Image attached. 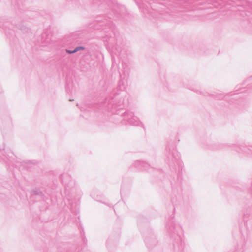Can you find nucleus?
I'll list each match as a JSON object with an SVG mask.
<instances>
[{
  "mask_svg": "<svg viewBox=\"0 0 252 252\" xmlns=\"http://www.w3.org/2000/svg\"><path fill=\"white\" fill-rule=\"evenodd\" d=\"M207 2L208 4L212 5L213 7L218 8L219 6H220V8L222 7H226V8L228 6L232 7H238V10L243 11L247 9V5H246V2L242 1L239 0H208Z\"/></svg>",
  "mask_w": 252,
  "mask_h": 252,
  "instance_id": "f257e3e1",
  "label": "nucleus"
},
{
  "mask_svg": "<svg viewBox=\"0 0 252 252\" xmlns=\"http://www.w3.org/2000/svg\"><path fill=\"white\" fill-rule=\"evenodd\" d=\"M235 150L238 152H244L248 154H252V150L245 146H235Z\"/></svg>",
  "mask_w": 252,
  "mask_h": 252,
  "instance_id": "f03ea898",
  "label": "nucleus"
},
{
  "mask_svg": "<svg viewBox=\"0 0 252 252\" xmlns=\"http://www.w3.org/2000/svg\"><path fill=\"white\" fill-rule=\"evenodd\" d=\"M203 95L205 96H210L219 99H221L224 97V95L222 94H209L208 93H203Z\"/></svg>",
  "mask_w": 252,
  "mask_h": 252,
  "instance_id": "7ed1b4c3",
  "label": "nucleus"
},
{
  "mask_svg": "<svg viewBox=\"0 0 252 252\" xmlns=\"http://www.w3.org/2000/svg\"><path fill=\"white\" fill-rule=\"evenodd\" d=\"M250 217V212H248L247 211H246L244 212L243 217V220L244 222V224L246 226V227L248 228V219Z\"/></svg>",
  "mask_w": 252,
  "mask_h": 252,
  "instance_id": "20e7f679",
  "label": "nucleus"
},
{
  "mask_svg": "<svg viewBox=\"0 0 252 252\" xmlns=\"http://www.w3.org/2000/svg\"><path fill=\"white\" fill-rule=\"evenodd\" d=\"M240 90H241L240 92H238V93H236L235 94H239L240 93H245L247 90L246 88H245V87H243V88H241Z\"/></svg>",
  "mask_w": 252,
  "mask_h": 252,
  "instance_id": "39448f33",
  "label": "nucleus"
},
{
  "mask_svg": "<svg viewBox=\"0 0 252 252\" xmlns=\"http://www.w3.org/2000/svg\"><path fill=\"white\" fill-rule=\"evenodd\" d=\"M251 11H247V13L245 14L248 17L250 16V14L252 15V8L251 9Z\"/></svg>",
  "mask_w": 252,
  "mask_h": 252,
  "instance_id": "423d86ee",
  "label": "nucleus"
},
{
  "mask_svg": "<svg viewBox=\"0 0 252 252\" xmlns=\"http://www.w3.org/2000/svg\"><path fill=\"white\" fill-rule=\"evenodd\" d=\"M79 50V48H76L73 51H67L69 53H74Z\"/></svg>",
  "mask_w": 252,
  "mask_h": 252,
  "instance_id": "0eeeda50",
  "label": "nucleus"
},
{
  "mask_svg": "<svg viewBox=\"0 0 252 252\" xmlns=\"http://www.w3.org/2000/svg\"><path fill=\"white\" fill-rule=\"evenodd\" d=\"M252 88V83L247 85V89H250Z\"/></svg>",
  "mask_w": 252,
  "mask_h": 252,
  "instance_id": "6e6552de",
  "label": "nucleus"
},
{
  "mask_svg": "<svg viewBox=\"0 0 252 252\" xmlns=\"http://www.w3.org/2000/svg\"><path fill=\"white\" fill-rule=\"evenodd\" d=\"M189 8H190V11L194 10L195 9L192 8V7H191V2H190V7H189Z\"/></svg>",
  "mask_w": 252,
  "mask_h": 252,
  "instance_id": "1a4fd4ad",
  "label": "nucleus"
},
{
  "mask_svg": "<svg viewBox=\"0 0 252 252\" xmlns=\"http://www.w3.org/2000/svg\"><path fill=\"white\" fill-rule=\"evenodd\" d=\"M250 80H252V76H251L249 79L246 80V82H248Z\"/></svg>",
  "mask_w": 252,
  "mask_h": 252,
  "instance_id": "9d476101",
  "label": "nucleus"
},
{
  "mask_svg": "<svg viewBox=\"0 0 252 252\" xmlns=\"http://www.w3.org/2000/svg\"><path fill=\"white\" fill-rule=\"evenodd\" d=\"M202 4V2H199L198 3H197V4H196V5H200V4Z\"/></svg>",
  "mask_w": 252,
  "mask_h": 252,
  "instance_id": "9b49d317",
  "label": "nucleus"
},
{
  "mask_svg": "<svg viewBox=\"0 0 252 252\" xmlns=\"http://www.w3.org/2000/svg\"><path fill=\"white\" fill-rule=\"evenodd\" d=\"M213 7H207V8H203V9H206V8H212Z\"/></svg>",
  "mask_w": 252,
  "mask_h": 252,
  "instance_id": "f8f14e48",
  "label": "nucleus"
}]
</instances>
